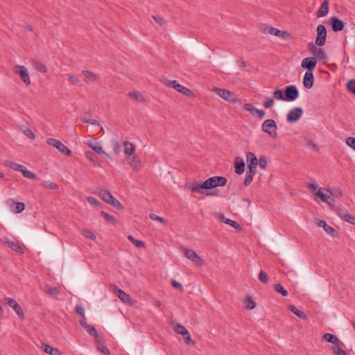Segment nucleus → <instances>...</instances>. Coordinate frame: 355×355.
<instances>
[{"mask_svg":"<svg viewBox=\"0 0 355 355\" xmlns=\"http://www.w3.org/2000/svg\"><path fill=\"white\" fill-rule=\"evenodd\" d=\"M82 73L84 75L85 78L90 82H96L98 80V76L91 71L83 70Z\"/></svg>","mask_w":355,"mask_h":355,"instance_id":"obj_27","label":"nucleus"},{"mask_svg":"<svg viewBox=\"0 0 355 355\" xmlns=\"http://www.w3.org/2000/svg\"><path fill=\"white\" fill-rule=\"evenodd\" d=\"M98 196L105 202L108 203L113 198L112 194L106 189H100L98 191Z\"/></svg>","mask_w":355,"mask_h":355,"instance_id":"obj_21","label":"nucleus"},{"mask_svg":"<svg viewBox=\"0 0 355 355\" xmlns=\"http://www.w3.org/2000/svg\"><path fill=\"white\" fill-rule=\"evenodd\" d=\"M34 67L39 71L45 73L46 72V67L40 62H34Z\"/></svg>","mask_w":355,"mask_h":355,"instance_id":"obj_48","label":"nucleus"},{"mask_svg":"<svg viewBox=\"0 0 355 355\" xmlns=\"http://www.w3.org/2000/svg\"><path fill=\"white\" fill-rule=\"evenodd\" d=\"M25 208V205L23 202H17L15 205V207L14 209V211L15 213H20Z\"/></svg>","mask_w":355,"mask_h":355,"instance_id":"obj_56","label":"nucleus"},{"mask_svg":"<svg viewBox=\"0 0 355 355\" xmlns=\"http://www.w3.org/2000/svg\"><path fill=\"white\" fill-rule=\"evenodd\" d=\"M101 216L105 218V220L112 224H115L116 219L114 216L106 213L104 211H101Z\"/></svg>","mask_w":355,"mask_h":355,"instance_id":"obj_41","label":"nucleus"},{"mask_svg":"<svg viewBox=\"0 0 355 355\" xmlns=\"http://www.w3.org/2000/svg\"><path fill=\"white\" fill-rule=\"evenodd\" d=\"M15 73L19 76L21 80L26 85H29L31 84V80L28 70L24 66L16 65L15 67Z\"/></svg>","mask_w":355,"mask_h":355,"instance_id":"obj_6","label":"nucleus"},{"mask_svg":"<svg viewBox=\"0 0 355 355\" xmlns=\"http://www.w3.org/2000/svg\"><path fill=\"white\" fill-rule=\"evenodd\" d=\"M271 128H276V123L273 119H267L262 124V130L266 133H272L270 131Z\"/></svg>","mask_w":355,"mask_h":355,"instance_id":"obj_20","label":"nucleus"},{"mask_svg":"<svg viewBox=\"0 0 355 355\" xmlns=\"http://www.w3.org/2000/svg\"><path fill=\"white\" fill-rule=\"evenodd\" d=\"M323 339L326 341L332 343L333 345H335L338 343V342L340 340L335 335L327 333L323 336Z\"/></svg>","mask_w":355,"mask_h":355,"instance_id":"obj_31","label":"nucleus"},{"mask_svg":"<svg viewBox=\"0 0 355 355\" xmlns=\"http://www.w3.org/2000/svg\"><path fill=\"white\" fill-rule=\"evenodd\" d=\"M128 96L137 101H143L144 97L138 91H132L129 92Z\"/></svg>","mask_w":355,"mask_h":355,"instance_id":"obj_37","label":"nucleus"},{"mask_svg":"<svg viewBox=\"0 0 355 355\" xmlns=\"http://www.w3.org/2000/svg\"><path fill=\"white\" fill-rule=\"evenodd\" d=\"M321 189H322L321 188L319 189V190L314 193V196L316 198H319L322 202H326V203L329 204V205H331L330 202L328 201L329 196L328 195L323 193L321 191Z\"/></svg>","mask_w":355,"mask_h":355,"instance_id":"obj_33","label":"nucleus"},{"mask_svg":"<svg viewBox=\"0 0 355 355\" xmlns=\"http://www.w3.org/2000/svg\"><path fill=\"white\" fill-rule=\"evenodd\" d=\"M149 218L153 220L158 221L164 225L166 224V220L164 218L157 216L155 214H150Z\"/></svg>","mask_w":355,"mask_h":355,"instance_id":"obj_47","label":"nucleus"},{"mask_svg":"<svg viewBox=\"0 0 355 355\" xmlns=\"http://www.w3.org/2000/svg\"><path fill=\"white\" fill-rule=\"evenodd\" d=\"M348 211L346 209H340L338 208V210H337V214L338 216L343 220H344L345 218V216H347L348 214Z\"/></svg>","mask_w":355,"mask_h":355,"instance_id":"obj_57","label":"nucleus"},{"mask_svg":"<svg viewBox=\"0 0 355 355\" xmlns=\"http://www.w3.org/2000/svg\"><path fill=\"white\" fill-rule=\"evenodd\" d=\"M213 92H215L218 96L224 100L230 102L234 103L237 101V98L234 92H232L229 90L221 89L219 87H214Z\"/></svg>","mask_w":355,"mask_h":355,"instance_id":"obj_2","label":"nucleus"},{"mask_svg":"<svg viewBox=\"0 0 355 355\" xmlns=\"http://www.w3.org/2000/svg\"><path fill=\"white\" fill-rule=\"evenodd\" d=\"M44 292L50 295L57 296L60 295V291L57 287H51L46 286L44 288Z\"/></svg>","mask_w":355,"mask_h":355,"instance_id":"obj_32","label":"nucleus"},{"mask_svg":"<svg viewBox=\"0 0 355 355\" xmlns=\"http://www.w3.org/2000/svg\"><path fill=\"white\" fill-rule=\"evenodd\" d=\"M85 329L90 336L94 337L96 342H100L101 337L98 334V332L94 326L89 324L88 326L85 327Z\"/></svg>","mask_w":355,"mask_h":355,"instance_id":"obj_28","label":"nucleus"},{"mask_svg":"<svg viewBox=\"0 0 355 355\" xmlns=\"http://www.w3.org/2000/svg\"><path fill=\"white\" fill-rule=\"evenodd\" d=\"M47 144L56 148L60 153L66 156H70L71 151L60 141L55 139H48Z\"/></svg>","mask_w":355,"mask_h":355,"instance_id":"obj_3","label":"nucleus"},{"mask_svg":"<svg viewBox=\"0 0 355 355\" xmlns=\"http://www.w3.org/2000/svg\"><path fill=\"white\" fill-rule=\"evenodd\" d=\"M227 182L226 178L223 176H214L209 178L202 183L193 182L188 188L193 192L202 193L203 189H212L217 187H223Z\"/></svg>","mask_w":355,"mask_h":355,"instance_id":"obj_1","label":"nucleus"},{"mask_svg":"<svg viewBox=\"0 0 355 355\" xmlns=\"http://www.w3.org/2000/svg\"><path fill=\"white\" fill-rule=\"evenodd\" d=\"M314 84L313 73L306 71L303 78V85L306 89H311Z\"/></svg>","mask_w":355,"mask_h":355,"instance_id":"obj_14","label":"nucleus"},{"mask_svg":"<svg viewBox=\"0 0 355 355\" xmlns=\"http://www.w3.org/2000/svg\"><path fill=\"white\" fill-rule=\"evenodd\" d=\"M285 101L291 102L299 96V91L295 85L286 86L284 89Z\"/></svg>","mask_w":355,"mask_h":355,"instance_id":"obj_4","label":"nucleus"},{"mask_svg":"<svg viewBox=\"0 0 355 355\" xmlns=\"http://www.w3.org/2000/svg\"><path fill=\"white\" fill-rule=\"evenodd\" d=\"M83 235L91 240H95L96 239V235L94 234V232L88 229H85L83 230Z\"/></svg>","mask_w":355,"mask_h":355,"instance_id":"obj_45","label":"nucleus"},{"mask_svg":"<svg viewBox=\"0 0 355 355\" xmlns=\"http://www.w3.org/2000/svg\"><path fill=\"white\" fill-rule=\"evenodd\" d=\"M317 225L320 227H323L324 230L329 235L334 236L336 232L332 227L327 224L324 220H318Z\"/></svg>","mask_w":355,"mask_h":355,"instance_id":"obj_19","label":"nucleus"},{"mask_svg":"<svg viewBox=\"0 0 355 355\" xmlns=\"http://www.w3.org/2000/svg\"><path fill=\"white\" fill-rule=\"evenodd\" d=\"M235 172L241 175L245 171V162L242 159L236 158L235 161Z\"/></svg>","mask_w":355,"mask_h":355,"instance_id":"obj_23","label":"nucleus"},{"mask_svg":"<svg viewBox=\"0 0 355 355\" xmlns=\"http://www.w3.org/2000/svg\"><path fill=\"white\" fill-rule=\"evenodd\" d=\"M184 337V342L187 345H193L194 344V342L192 341V339L190 336V334L188 332V334H186Z\"/></svg>","mask_w":355,"mask_h":355,"instance_id":"obj_64","label":"nucleus"},{"mask_svg":"<svg viewBox=\"0 0 355 355\" xmlns=\"http://www.w3.org/2000/svg\"><path fill=\"white\" fill-rule=\"evenodd\" d=\"M248 166H252L254 168H257L258 164V160L255 156V155L252 153H248L246 155Z\"/></svg>","mask_w":355,"mask_h":355,"instance_id":"obj_26","label":"nucleus"},{"mask_svg":"<svg viewBox=\"0 0 355 355\" xmlns=\"http://www.w3.org/2000/svg\"><path fill=\"white\" fill-rule=\"evenodd\" d=\"M128 164L132 167V168L135 171H139L141 168V161L140 159L135 155H132L130 157H126Z\"/></svg>","mask_w":355,"mask_h":355,"instance_id":"obj_16","label":"nucleus"},{"mask_svg":"<svg viewBox=\"0 0 355 355\" xmlns=\"http://www.w3.org/2000/svg\"><path fill=\"white\" fill-rule=\"evenodd\" d=\"M329 12V0H324L321 3L319 10L317 12L318 17L326 16Z\"/></svg>","mask_w":355,"mask_h":355,"instance_id":"obj_17","label":"nucleus"},{"mask_svg":"<svg viewBox=\"0 0 355 355\" xmlns=\"http://www.w3.org/2000/svg\"><path fill=\"white\" fill-rule=\"evenodd\" d=\"M273 98L277 100L285 101L284 92L283 93L282 90L281 89H277L273 93Z\"/></svg>","mask_w":355,"mask_h":355,"instance_id":"obj_44","label":"nucleus"},{"mask_svg":"<svg viewBox=\"0 0 355 355\" xmlns=\"http://www.w3.org/2000/svg\"><path fill=\"white\" fill-rule=\"evenodd\" d=\"M5 301L6 304L13 309L17 315L21 318H24V313L20 304L14 299L6 297Z\"/></svg>","mask_w":355,"mask_h":355,"instance_id":"obj_10","label":"nucleus"},{"mask_svg":"<svg viewBox=\"0 0 355 355\" xmlns=\"http://www.w3.org/2000/svg\"><path fill=\"white\" fill-rule=\"evenodd\" d=\"M75 312L81 315L83 318H85V309L81 306H77L76 308H75Z\"/></svg>","mask_w":355,"mask_h":355,"instance_id":"obj_61","label":"nucleus"},{"mask_svg":"<svg viewBox=\"0 0 355 355\" xmlns=\"http://www.w3.org/2000/svg\"><path fill=\"white\" fill-rule=\"evenodd\" d=\"M288 309L291 312H293L295 315H297L298 318H300V319H302V320L307 319V316H306V313L304 311L298 309L295 306L291 304L288 306Z\"/></svg>","mask_w":355,"mask_h":355,"instance_id":"obj_22","label":"nucleus"},{"mask_svg":"<svg viewBox=\"0 0 355 355\" xmlns=\"http://www.w3.org/2000/svg\"><path fill=\"white\" fill-rule=\"evenodd\" d=\"M108 204L112 205L117 209H121L122 208L121 204L114 197L111 199L110 202H108Z\"/></svg>","mask_w":355,"mask_h":355,"instance_id":"obj_52","label":"nucleus"},{"mask_svg":"<svg viewBox=\"0 0 355 355\" xmlns=\"http://www.w3.org/2000/svg\"><path fill=\"white\" fill-rule=\"evenodd\" d=\"M306 145L315 151H318L319 148L311 139L305 138Z\"/></svg>","mask_w":355,"mask_h":355,"instance_id":"obj_50","label":"nucleus"},{"mask_svg":"<svg viewBox=\"0 0 355 355\" xmlns=\"http://www.w3.org/2000/svg\"><path fill=\"white\" fill-rule=\"evenodd\" d=\"M112 291L123 302H128L130 300V297L128 294L124 292L121 288L116 286H112Z\"/></svg>","mask_w":355,"mask_h":355,"instance_id":"obj_13","label":"nucleus"},{"mask_svg":"<svg viewBox=\"0 0 355 355\" xmlns=\"http://www.w3.org/2000/svg\"><path fill=\"white\" fill-rule=\"evenodd\" d=\"M346 144L352 149L355 150V138L349 137L346 139Z\"/></svg>","mask_w":355,"mask_h":355,"instance_id":"obj_58","label":"nucleus"},{"mask_svg":"<svg viewBox=\"0 0 355 355\" xmlns=\"http://www.w3.org/2000/svg\"><path fill=\"white\" fill-rule=\"evenodd\" d=\"M41 186L44 189H53V190H57L58 189V185L55 183L51 182H43L41 184Z\"/></svg>","mask_w":355,"mask_h":355,"instance_id":"obj_38","label":"nucleus"},{"mask_svg":"<svg viewBox=\"0 0 355 355\" xmlns=\"http://www.w3.org/2000/svg\"><path fill=\"white\" fill-rule=\"evenodd\" d=\"M269 33L270 34H272V35H276V36L279 37H284V35L286 33L284 31L278 30V29H277L275 28H273V27H270V28Z\"/></svg>","mask_w":355,"mask_h":355,"instance_id":"obj_42","label":"nucleus"},{"mask_svg":"<svg viewBox=\"0 0 355 355\" xmlns=\"http://www.w3.org/2000/svg\"><path fill=\"white\" fill-rule=\"evenodd\" d=\"M309 49L314 55L313 58H315L317 60L320 62L327 59V55L322 49L317 47L313 44H309Z\"/></svg>","mask_w":355,"mask_h":355,"instance_id":"obj_7","label":"nucleus"},{"mask_svg":"<svg viewBox=\"0 0 355 355\" xmlns=\"http://www.w3.org/2000/svg\"><path fill=\"white\" fill-rule=\"evenodd\" d=\"M184 255L193 262H194L198 266H202L204 264V261L202 259L198 256L195 251L190 249H184Z\"/></svg>","mask_w":355,"mask_h":355,"instance_id":"obj_9","label":"nucleus"},{"mask_svg":"<svg viewBox=\"0 0 355 355\" xmlns=\"http://www.w3.org/2000/svg\"><path fill=\"white\" fill-rule=\"evenodd\" d=\"M317 64V60L313 57L306 58L302 60L301 67L306 69L307 71L313 72Z\"/></svg>","mask_w":355,"mask_h":355,"instance_id":"obj_11","label":"nucleus"},{"mask_svg":"<svg viewBox=\"0 0 355 355\" xmlns=\"http://www.w3.org/2000/svg\"><path fill=\"white\" fill-rule=\"evenodd\" d=\"M67 76L69 77V80L71 84L76 85L79 83V78L77 76L71 73H69Z\"/></svg>","mask_w":355,"mask_h":355,"instance_id":"obj_53","label":"nucleus"},{"mask_svg":"<svg viewBox=\"0 0 355 355\" xmlns=\"http://www.w3.org/2000/svg\"><path fill=\"white\" fill-rule=\"evenodd\" d=\"M244 108L245 110L248 111L252 114L253 116H255V112L257 110L253 105L250 103H245L244 105Z\"/></svg>","mask_w":355,"mask_h":355,"instance_id":"obj_49","label":"nucleus"},{"mask_svg":"<svg viewBox=\"0 0 355 355\" xmlns=\"http://www.w3.org/2000/svg\"><path fill=\"white\" fill-rule=\"evenodd\" d=\"M259 279L263 283H267L268 282V277L266 272L261 270L259 274Z\"/></svg>","mask_w":355,"mask_h":355,"instance_id":"obj_51","label":"nucleus"},{"mask_svg":"<svg viewBox=\"0 0 355 355\" xmlns=\"http://www.w3.org/2000/svg\"><path fill=\"white\" fill-rule=\"evenodd\" d=\"M345 217V218L344 219V220L348 222L349 223H350L352 225H355V216L348 214Z\"/></svg>","mask_w":355,"mask_h":355,"instance_id":"obj_60","label":"nucleus"},{"mask_svg":"<svg viewBox=\"0 0 355 355\" xmlns=\"http://www.w3.org/2000/svg\"><path fill=\"white\" fill-rule=\"evenodd\" d=\"M166 85H167V86H168L170 87L174 88L180 93L181 92L182 89H183L184 87V86L180 85L176 80H169V81H168Z\"/></svg>","mask_w":355,"mask_h":355,"instance_id":"obj_35","label":"nucleus"},{"mask_svg":"<svg viewBox=\"0 0 355 355\" xmlns=\"http://www.w3.org/2000/svg\"><path fill=\"white\" fill-rule=\"evenodd\" d=\"M327 38V30L324 25L320 24L317 27V37L315 39V44L322 46L325 44Z\"/></svg>","mask_w":355,"mask_h":355,"instance_id":"obj_5","label":"nucleus"},{"mask_svg":"<svg viewBox=\"0 0 355 355\" xmlns=\"http://www.w3.org/2000/svg\"><path fill=\"white\" fill-rule=\"evenodd\" d=\"M274 290L275 292L282 294V295L284 297L288 295V291L285 290L280 284H275L274 286Z\"/></svg>","mask_w":355,"mask_h":355,"instance_id":"obj_40","label":"nucleus"},{"mask_svg":"<svg viewBox=\"0 0 355 355\" xmlns=\"http://www.w3.org/2000/svg\"><path fill=\"white\" fill-rule=\"evenodd\" d=\"M88 146L98 154L105 153L102 146L95 140H89Z\"/></svg>","mask_w":355,"mask_h":355,"instance_id":"obj_24","label":"nucleus"},{"mask_svg":"<svg viewBox=\"0 0 355 355\" xmlns=\"http://www.w3.org/2000/svg\"><path fill=\"white\" fill-rule=\"evenodd\" d=\"M245 304L248 309H254L256 307V303L249 295L245 298Z\"/></svg>","mask_w":355,"mask_h":355,"instance_id":"obj_39","label":"nucleus"},{"mask_svg":"<svg viewBox=\"0 0 355 355\" xmlns=\"http://www.w3.org/2000/svg\"><path fill=\"white\" fill-rule=\"evenodd\" d=\"M258 164L261 168H265L267 166V160L264 156H262L259 158L258 161Z\"/></svg>","mask_w":355,"mask_h":355,"instance_id":"obj_59","label":"nucleus"},{"mask_svg":"<svg viewBox=\"0 0 355 355\" xmlns=\"http://www.w3.org/2000/svg\"><path fill=\"white\" fill-rule=\"evenodd\" d=\"M135 150V146L132 143L129 141H125L124 143V153L126 157L134 155L133 153Z\"/></svg>","mask_w":355,"mask_h":355,"instance_id":"obj_25","label":"nucleus"},{"mask_svg":"<svg viewBox=\"0 0 355 355\" xmlns=\"http://www.w3.org/2000/svg\"><path fill=\"white\" fill-rule=\"evenodd\" d=\"M3 243H6L13 251L19 254L24 253L23 248L19 245V243L17 241L4 240Z\"/></svg>","mask_w":355,"mask_h":355,"instance_id":"obj_15","label":"nucleus"},{"mask_svg":"<svg viewBox=\"0 0 355 355\" xmlns=\"http://www.w3.org/2000/svg\"><path fill=\"white\" fill-rule=\"evenodd\" d=\"M152 17L153 18L155 21L156 23H157L158 24H159L161 26H163L165 24V21L162 17L153 15Z\"/></svg>","mask_w":355,"mask_h":355,"instance_id":"obj_62","label":"nucleus"},{"mask_svg":"<svg viewBox=\"0 0 355 355\" xmlns=\"http://www.w3.org/2000/svg\"><path fill=\"white\" fill-rule=\"evenodd\" d=\"M128 239L134 244L137 248H144L146 246L144 242L135 239L132 235L128 236Z\"/></svg>","mask_w":355,"mask_h":355,"instance_id":"obj_36","label":"nucleus"},{"mask_svg":"<svg viewBox=\"0 0 355 355\" xmlns=\"http://www.w3.org/2000/svg\"><path fill=\"white\" fill-rule=\"evenodd\" d=\"M42 349L44 352L50 355H60V353L58 349L53 348L49 345H44Z\"/></svg>","mask_w":355,"mask_h":355,"instance_id":"obj_29","label":"nucleus"},{"mask_svg":"<svg viewBox=\"0 0 355 355\" xmlns=\"http://www.w3.org/2000/svg\"><path fill=\"white\" fill-rule=\"evenodd\" d=\"M21 173L26 178L33 180L36 178L35 175L33 172L27 170L25 166H24V168H22V171H21Z\"/></svg>","mask_w":355,"mask_h":355,"instance_id":"obj_43","label":"nucleus"},{"mask_svg":"<svg viewBox=\"0 0 355 355\" xmlns=\"http://www.w3.org/2000/svg\"><path fill=\"white\" fill-rule=\"evenodd\" d=\"M347 89L355 94V79L349 80L347 84Z\"/></svg>","mask_w":355,"mask_h":355,"instance_id":"obj_55","label":"nucleus"},{"mask_svg":"<svg viewBox=\"0 0 355 355\" xmlns=\"http://www.w3.org/2000/svg\"><path fill=\"white\" fill-rule=\"evenodd\" d=\"M99 345H98V349L99 351L105 354V355H109L110 354V350L107 349V347L102 343V339L101 338L100 340V342H97Z\"/></svg>","mask_w":355,"mask_h":355,"instance_id":"obj_46","label":"nucleus"},{"mask_svg":"<svg viewBox=\"0 0 355 355\" xmlns=\"http://www.w3.org/2000/svg\"><path fill=\"white\" fill-rule=\"evenodd\" d=\"M87 202H88L90 205H93V206H96V207H97V206H98V205H101V203L98 200H97L96 198H94V197H92V196H89V197H87Z\"/></svg>","mask_w":355,"mask_h":355,"instance_id":"obj_54","label":"nucleus"},{"mask_svg":"<svg viewBox=\"0 0 355 355\" xmlns=\"http://www.w3.org/2000/svg\"><path fill=\"white\" fill-rule=\"evenodd\" d=\"M173 329L175 333L178 334H181L184 336L186 334H188L187 329L182 324H177L173 327Z\"/></svg>","mask_w":355,"mask_h":355,"instance_id":"obj_34","label":"nucleus"},{"mask_svg":"<svg viewBox=\"0 0 355 355\" xmlns=\"http://www.w3.org/2000/svg\"><path fill=\"white\" fill-rule=\"evenodd\" d=\"M5 166L19 172H21V171H22V168H24L23 165H21L12 161H6L5 163Z\"/></svg>","mask_w":355,"mask_h":355,"instance_id":"obj_30","label":"nucleus"},{"mask_svg":"<svg viewBox=\"0 0 355 355\" xmlns=\"http://www.w3.org/2000/svg\"><path fill=\"white\" fill-rule=\"evenodd\" d=\"M343 346L344 343L341 340H339L338 343L334 345L332 347L333 353L335 355H349L347 352L343 349Z\"/></svg>","mask_w":355,"mask_h":355,"instance_id":"obj_18","label":"nucleus"},{"mask_svg":"<svg viewBox=\"0 0 355 355\" xmlns=\"http://www.w3.org/2000/svg\"><path fill=\"white\" fill-rule=\"evenodd\" d=\"M85 156L93 163L96 164V156L92 152H86Z\"/></svg>","mask_w":355,"mask_h":355,"instance_id":"obj_63","label":"nucleus"},{"mask_svg":"<svg viewBox=\"0 0 355 355\" xmlns=\"http://www.w3.org/2000/svg\"><path fill=\"white\" fill-rule=\"evenodd\" d=\"M303 114V110L301 107H296L291 109L287 116L286 119L289 123L296 122Z\"/></svg>","mask_w":355,"mask_h":355,"instance_id":"obj_8","label":"nucleus"},{"mask_svg":"<svg viewBox=\"0 0 355 355\" xmlns=\"http://www.w3.org/2000/svg\"><path fill=\"white\" fill-rule=\"evenodd\" d=\"M329 24L332 27V30L334 32L341 31L344 28V23L342 20L339 19L336 17H332L329 19Z\"/></svg>","mask_w":355,"mask_h":355,"instance_id":"obj_12","label":"nucleus"}]
</instances>
